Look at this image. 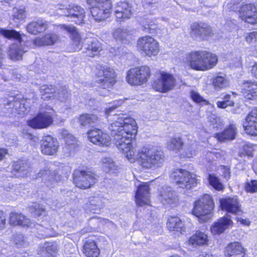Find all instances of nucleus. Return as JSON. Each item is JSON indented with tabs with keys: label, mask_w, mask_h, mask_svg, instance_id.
<instances>
[{
	"label": "nucleus",
	"mask_w": 257,
	"mask_h": 257,
	"mask_svg": "<svg viewBox=\"0 0 257 257\" xmlns=\"http://www.w3.org/2000/svg\"><path fill=\"white\" fill-rule=\"evenodd\" d=\"M70 97V93L66 86L62 87L56 91L55 98L63 102L67 100Z\"/></svg>",
	"instance_id": "obj_48"
},
{
	"label": "nucleus",
	"mask_w": 257,
	"mask_h": 257,
	"mask_svg": "<svg viewBox=\"0 0 257 257\" xmlns=\"http://www.w3.org/2000/svg\"><path fill=\"white\" fill-rule=\"evenodd\" d=\"M208 236L204 233L197 231L189 239V242L193 246L202 245L206 244L208 242Z\"/></svg>",
	"instance_id": "obj_37"
},
{
	"label": "nucleus",
	"mask_w": 257,
	"mask_h": 257,
	"mask_svg": "<svg viewBox=\"0 0 257 257\" xmlns=\"http://www.w3.org/2000/svg\"><path fill=\"white\" fill-rule=\"evenodd\" d=\"M101 44L97 40H93L91 42L87 48V55L89 57H94V52H97L101 50Z\"/></svg>",
	"instance_id": "obj_45"
},
{
	"label": "nucleus",
	"mask_w": 257,
	"mask_h": 257,
	"mask_svg": "<svg viewBox=\"0 0 257 257\" xmlns=\"http://www.w3.org/2000/svg\"><path fill=\"white\" fill-rule=\"evenodd\" d=\"M58 39L55 34H48L42 37H38L33 41L35 46H43L53 45Z\"/></svg>",
	"instance_id": "obj_32"
},
{
	"label": "nucleus",
	"mask_w": 257,
	"mask_h": 257,
	"mask_svg": "<svg viewBox=\"0 0 257 257\" xmlns=\"http://www.w3.org/2000/svg\"><path fill=\"white\" fill-rule=\"evenodd\" d=\"M197 149V144L195 142H192L185 146L183 153H185L184 155L186 157L191 158L196 155Z\"/></svg>",
	"instance_id": "obj_44"
},
{
	"label": "nucleus",
	"mask_w": 257,
	"mask_h": 257,
	"mask_svg": "<svg viewBox=\"0 0 257 257\" xmlns=\"http://www.w3.org/2000/svg\"><path fill=\"white\" fill-rule=\"evenodd\" d=\"M245 39L249 43H254V46L257 50V32H252L247 34Z\"/></svg>",
	"instance_id": "obj_56"
},
{
	"label": "nucleus",
	"mask_w": 257,
	"mask_h": 257,
	"mask_svg": "<svg viewBox=\"0 0 257 257\" xmlns=\"http://www.w3.org/2000/svg\"><path fill=\"white\" fill-rule=\"evenodd\" d=\"M73 175L74 183L79 188L85 189L90 188L95 183V178L90 172L76 170Z\"/></svg>",
	"instance_id": "obj_14"
},
{
	"label": "nucleus",
	"mask_w": 257,
	"mask_h": 257,
	"mask_svg": "<svg viewBox=\"0 0 257 257\" xmlns=\"http://www.w3.org/2000/svg\"><path fill=\"white\" fill-rule=\"evenodd\" d=\"M109 120L112 121L109 129L115 145L130 161H133L135 149L131 142L137 133L135 120L120 114H113V118L110 117Z\"/></svg>",
	"instance_id": "obj_1"
},
{
	"label": "nucleus",
	"mask_w": 257,
	"mask_h": 257,
	"mask_svg": "<svg viewBox=\"0 0 257 257\" xmlns=\"http://www.w3.org/2000/svg\"><path fill=\"white\" fill-rule=\"evenodd\" d=\"M53 108L50 106L42 107L40 111L33 118L27 121V124L35 129L47 128L54 122Z\"/></svg>",
	"instance_id": "obj_6"
},
{
	"label": "nucleus",
	"mask_w": 257,
	"mask_h": 257,
	"mask_svg": "<svg viewBox=\"0 0 257 257\" xmlns=\"http://www.w3.org/2000/svg\"><path fill=\"white\" fill-rule=\"evenodd\" d=\"M58 11H60L58 14L62 16L77 18V20L75 21V23L78 24L83 23L85 16L84 9L78 5H69L68 7H65L63 5H59Z\"/></svg>",
	"instance_id": "obj_13"
},
{
	"label": "nucleus",
	"mask_w": 257,
	"mask_h": 257,
	"mask_svg": "<svg viewBox=\"0 0 257 257\" xmlns=\"http://www.w3.org/2000/svg\"><path fill=\"white\" fill-rule=\"evenodd\" d=\"M56 89L51 85H43L40 88L42 98L44 100L55 99Z\"/></svg>",
	"instance_id": "obj_39"
},
{
	"label": "nucleus",
	"mask_w": 257,
	"mask_h": 257,
	"mask_svg": "<svg viewBox=\"0 0 257 257\" xmlns=\"http://www.w3.org/2000/svg\"><path fill=\"white\" fill-rule=\"evenodd\" d=\"M191 99L197 103L206 102V100L196 91L192 90L190 92Z\"/></svg>",
	"instance_id": "obj_58"
},
{
	"label": "nucleus",
	"mask_w": 257,
	"mask_h": 257,
	"mask_svg": "<svg viewBox=\"0 0 257 257\" xmlns=\"http://www.w3.org/2000/svg\"><path fill=\"white\" fill-rule=\"evenodd\" d=\"M123 101L122 100H116L113 102V104L112 106H109L108 108H106L105 112L107 116H110L111 113L113 110L115 109L117 107L121 105Z\"/></svg>",
	"instance_id": "obj_59"
},
{
	"label": "nucleus",
	"mask_w": 257,
	"mask_h": 257,
	"mask_svg": "<svg viewBox=\"0 0 257 257\" xmlns=\"http://www.w3.org/2000/svg\"><path fill=\"white\" fill-rule=\"evenodd\" d=\"M237 130L235 125L230 124L222 133L216 134L215 138L220 142L226 140H233L235 138Z\"/></svg>",
	"instance_id": "obj_30"
},
{
	"label": "nucleus",
	"mask_w": 257,
	"mask_h": 257,
	"mask_svg": "<svg viewBox=\"0 0 257 257\" xmlns=\"http://www.w3.org/2000/svg\"><path fill=\"white\" fill-rule=\"evenodd\" d=\"M4 105L7 107V108L15 109L16 112L19 114H24L26 111L27 109L25 106V104L20 101L15 100L14 98L13 100H9L7 101Z\"/></svg>",
	"instance_id": "obj_41"
},
{
	"label": "nucleus",
	"mask_w": 257,
	"mask_h": 257,
	"mask_svg": "<svg viewBox=\"0 0 257 257\" xmlns=\"http://www.w3.org/2000/svg\"><path fill=\"white\" fill-rule=\"evenodd\" d=\"M149 191V185L147 183H144L138 186L135 195L136 202L138 206H142L149 204L150 202Z\"/></svg>",
	"instance_id": "obj_21"
},
{
	"label": "nucleus",
	"mask_w": 257,
	"mask_h": 257,
	"mask_svg": "<svg viewBox=\"0 0 257 257\" xmlns=\"http://www.w3.org/2000/svg\"><path fill=\"white\" fill-rule=\"evenodd\" d=\"M233 223L228 216L218 219L211 227V231L213 234H220L233 226Z\"/></svg>",
	"instance_id": "obj_24"
},
{
	"label": "nucleus",
	"mask_w": 257,
	"mask_h": 257,
	"mask_svg": "<svg viewBox=\"0 0 257 257\" xmlns=\"http://www.w3.org/2000/svg\"><path fill=\"white\" fill-rule=\"evenodd\" d=\"M223 174L222 176L223 177L226 179V180H228L230 177V170L228 168H223Z\"/></svg>",
	"instance_id": "obj_63"
},
{
	"label": "nucleus",
	"mask_w": 257,
	"mask_h": 257,
	"mask_svg": "<svg viewBox=\"0 0 257 257\" xmlns=\"http://www.w3.org/2000/svg\"><path fill=\"white\" fill-rule=\"evenodd\" d=\"M96 82L104 89L112 86L115 83L114 70L107 66H102L96 74Z\"/></svg>",
	"instance_id": "obj_12"
},
{
	"label": "nucleus",
	"mask_w": 257,
	"mask_h": 257,
	"mask_svg": "<svg viewBox=\"0 0 257 257\" xmlns=\"http://www.w3.org/2000/svg\"><path fill=\"white\" fill-rule=\"evenodd\" d=\"M10 223L14 226L31 227L33 223L21 213L12 212L10 215Z\"/></svg>",
	"instance_id": "obj_29"
},
{
	"label": "nucleus",
	"mask_w": 257,
	"mask_h": 257,
	"mask_svg": "<svg viewBox=\"0 0 257 257\" xmlns=\"http://www.w3.org/2000/svg\"><path fill=\"white\" fill-rule=\"evenodd\" d=\"M133 13L131 6L126 2L117 3L114 9V15L117 21L119 22L130 19Z\"/></svg>",
	"instance_id": "obj_18"
},
{
	"label": "nucleus",
	"mask_w": 257,
	"mask_h": 257,
	"mask_svg": "<svg viewBox=\"0 0 257 257\" xmlns=\"http://www.w3.org/2000/svg\"><path fill=\"white\" fill-rule=\"evenodd\" d=\"M12 241L18 248L26 247L29 245V242L23 234L17 233L14 234L12 238Z\"/></svg>",
	"instance_id": "obj_42"
},
{
	"label": "nucleus",
	"mask_w": 257,
	"mask_h": 257,
	"mask_svg": "<svg viewBox=\"0 0 257 257\" xmlns=\"http://www.w3.org/2000/svg\"><path fill=\"white\" fill-rule=\"evenodd\" d=\"M137 159L144 168H158L163 164L165 155L161 150L144 147L138 152Z\"/></svg>",
	"instance_id": "obj_3"
},
{
	"label": "nucleus",
	"mask_w": 257,
	"mask_h": 257,
	"mask_svg": "<svg viewBox=\"0 0 257 257\" xmlns=\"http://www.w3.org/2000/svg\"><path fill=\"white\" fill-rule=\"evenodd\" d=\"M220 157V154L216 151L207 152L206 155V160L208 163H211L213 161H215L217 159Z\"/></svg>",
	"instance_id": "obj_57"
},
{
	"label": "nucleus",
	"mask_w": 257,
	"mask_h": 257,
	"mask_svg": "<svg viewBox=\"0 0 257 257\" xmlns=\"http://www.w3.org/2000/svg\"><path fill=\"white\" fill-rule=\"evenodd\" d=\"M88 205H90L91 208L95 207V212H100L103 206V202L100 198L98 197H91L89 198V202Z\"/></svg>",
	"instance_id": "obj_49"
},
{
	"label": "nucleus",
	"mask_w": 257,
	"mask_h": 257,
	"mask_svg": "<svg viewBox=\"0 0 257 257\" xmlns=\"http://www.w3.org/2000/svg\"><path fill=\"white\" fill-rule=\"evenodd\" d=\"M61 29L66 31L71 37L72 41V50L78 51L82 48L81 38L76 28L72 25H60Z\"/></svg>",
	"instance_id": "obj_22"
},
{
	"label": "nucleus",
	"mask_w": 257,
	"mask_h": 257,
	"mask_svg": "<svg viewBox=\"0 0 257 257\" xmlns=\"http://www.w3.org/2000/svg\"><path fill=\"white\" fill-rule=\"evenodd\" d=\"M184 145V143L181 137L176 136L171 138L167 142V148L176 153L180 151Z\"/></svg>",
	"instance_id": "obj_40"
},
{
	"label": "nucleus",
	"mask_w": 257,
	"mask_h": 257,
	"mask_svg": "<svg viewBox=\"0 0 257 257\" xmlns=\"http://www.w3.org/2000/svg\"><path fill=\"white\" fill-rule=\"evenodd\" d=\"M243 127L246 134L257 136V108L253 109L246 116Z\"/></svg>",
	"instance_id": "obj_19"
},
{
	"label": "nucleus",
	"mask_w": 257,
	"mask_h": 257,
	"mask_svg": "<svg viewBox=\"0 0 257 257\" xmlns=\"http://www.w3.org/2000/svg\"><path fill=\"white\" fill-rule=\"evenodd\" d=\"M167 227L170 231H179L182 233L184 231V224L180 218L177 216H172L169 218L167 222Z\"/></svg>",
	"instance_id": "obj_38"
},
{
	"label": "nucleus",
	"mask_w": 257,
	"mask_h": 257,
	"mask_svg": "<svg viewBox=\"0 0 257 257\" xmlns=\"http://www.w3.org/2000/svg\"><path fill=\"white\" fill-rule=\"evenodd\" d=\"M137 47L138 50L144 56L151 57L157 55L159 52L158 42L151 36H144L139 39Z\"/></svg>",
	"instance_id": "obj_11"
},
{
	"label": "nucleus",
	"mask_w": 257,
	"mask_h": 257,
	"mask_svg": "<svg viewBox=\"0 0 257 257\" xmlns=\"http://www.w3.org/2000/svg\"><path fill=\"white\" fill-rule=\"evenodd\" d=\"M43 248L45 249L46 252L50 254L52 257H55L59 250L58 244L56 242H46L44 244Z\"/></svg>",
	"instance_id": "obj_46"
},
{
	"label": "nucleus",
	"mask_w": 257,
	"mask_h": 257,
	"mask_svg": "<svg viewBox=\"0 0 257 257\" xmlns=\"http://www.w3.org/2000/svg\"><path fill=\"white\" fill-rule=\"evenodd\" d=\"M112 35L116 42H122L128 35V31L126 29L116 28L113 30Z\"/></svg>",
	"instance_id": "obj_43"
},
{
	"label": "nucleus",
	"mask_w": 257,
	"mask_h": 257,
	"mask_svg": "<svg viewBox=\"0 0 257 257\" xmlns=\"http://www.w3.org/2000/svg\"><path fill=\"white\" fill-rule=\"evenodd\" d=\"M151 76L149 67L143 66L130 70L126 75L127 82L132 85H141L148 82Z\"/></svg>",
	"instance_id": "obj_9"
},
{
	"label": "nucleus",
	"mask_w": 257,
	"mask_h": 257,
	"mask_svg": "<svg viewBox=\"0 0 257 257\" xmlns=\"http://www.w3.org/2000/svg\"><path fill=\"white\" fill-rule=\"evenodd\" d=\"M224 255L226 257H245V249L241 244L237 241L227 244L225 247Z\"/></svg>",
	"instance_id": "obj_25"
},
{
	"label": "nucleus",
	"mask_w": 257,
	"mask_h": 257,
	"mask_svg": "<svg viewBox=\"0 0 257 257\" xmlns=\"http://www.w3.org/2000/svg\"><path fill=\"white\" fill-rule=\"evenodd\" d=\"M88 140L94 144L102 147H108L110 145V138L108 135L101 130L94 128L88 131Z\"/></svg>",
	"instance_id": "obj_16"
},
{
	"label": "nucleus",
	"mask_w": 257,
	"mask_h": 257,
	"mask_svg": "<svg viewBox=\"0 0 257 257\" xmlns=\"http://www.w3.org/2000/svg\"><path fill=\"white\" fill-rule=\"evenodd\" d=\"M29 210L35 215L40 216L45 212V208L40 204L34 203L29 207Z\"/></svg>",
	"instance_id": "obj_54"
},
{
	"label": "nucleus",
	"mask_w": 257,
	"mask_h": 257,
	"mask_svg": "<svg viewBox=\"0 0 257 257\" xmlns=\"http://www.w3.org/2000/svg\"><path fill=\"white\" fill-rule=\"evenodd\" d=\"M83 252L86 257H99L100 250L93 240H88L83 245Z\"/></svg>",
	"instance_id": "obj_34"
},
{
	"label": "nucleus",
	"mask_w": 257,
	"mask_h": 257,
	"mask_svg": "<svg viewBox=\"0 0 257 257\" xmlns=\"http://www.w3.org/2000/svg\"><path fill=\"white\" fill-rule=\"evenodd\" d=\"M61 172V169L60 168L58 169V170H54L51 172L50 170H43L41 171L39 173H38V177H42L43 176L44 177L45 175H47L48 174H51V175L53 178L56 181H60L62 179V176L60 174Z\"/></svg>",
	"instance_id": "obj_51"
},
{
	"label": "nucleus",
	"mask_w": 257,
	"mask_h": 257,
	"mask_svg": "<svg viewBox=\"0 0 257 257\" xmlns=\"http://www.w3.org/2000/svg\"><path fill=\"white\" fill-rule=\"evenodd\" d=\"M245 188L248 192H256L257 191V180H250L247 182L245 184Z\"/></svg>",
	"instance_id": "obj_55"
},
{
	"label": "nucleus",
	"mask_w": 257,
	"mask_h": 257,
	"mask_svg": "<svg viewBox=\"0 0 257 257\" xmlns=\"http://www.w3.org/2000/svg\"><path fill=\"white\" fill-rule=\"evenodd\" d=\"M212 30L210 26L204 22L194 23L191 26V36L196 39H204L211 36Z\"/></svg>",
	"instance_id": "obj_17"
},
{
	"label": "nucleus",
	"mask_w": 257,
	"mask_h": 257,
	"mask_svg": "<svg viewBox=\"0 0 257 257\" xmlns=\"http://www.w3.org/2000/svg\"><path fill=\"white\" fill-rule=\"evenodd\" d=\"M0 34L5 38L18 41V44H13L9 47L8 54L10 58L13 60H21L23 54L28 51V48L23 47L22 37L20 33L15 30L1 28Z\"/></svg>",
	"instance_id": "obj_4"
},
{
	"label": "nucleus",
	"mask_w": 257,
	"mask_h": 257,
	"mask_svg": "<svg viewBox=\"0 0 257 257\" xmlns=\"http://www.w3.org/2000/svg\"><path fill=\"white\" fill-rule=\"evenodd\" d=\"M214 207V203L211 197L208 194H205L195 202L193 213L200 220L205 221L210 218Z\"/></svg>",
	"instance_id": "obj_8"
},
{
	"label": "nucleus",
	"mask_w": 257,
	"mask_h": 257,
	"mask_svg": "<svg viewBox=\"0 0 257 257\" xmlns=\"http://www.w3.org/2000/svg\"><path fill=\"white\" fill-rule=\"evenodd\" d=\"M251 73L254 77L257 78V62H255L252 66Z\"/></svg>",
	"instance_id": "obj_64"
},
{
	"label": "nucleus",
	"mask_w": 257,
	"mask_h": 257,
	"mask_svg": "<svg viewBox=\"0 0 257 257\" xmlns=\"http://www.w3.org/2000/svg\"><path fill=\"white\" fill-rule=\"evenodd\" d=\"M8 153L7 149L5 148H0V161H3L7 154Z\"/></svg>",
	"instance_id": "obj_62"
},
{
	"label": "nucleus",
	"mask_w": 257,
	"mask_h": 257,
	"mask_svg": "<svg viewBox=\"0 0 257 257\" xmlns=\"http://www.w3.org/2000/svg\"><path fill=\"white\" fill-rule=\"evenodd\" d=\"M57 141L50 136L43 137L41 145V152L43 154L53 155L56 153L58 148Z\"/></svg>",
	"instance_id": "obj_23"
},
{
	"label": "nucleus",
	"mask_w": 257,
	"mask_h": 257,
	"mask_svg": "<svg viewBox=\"0 0 257 257\" xmlns=\"http://www.w3.org/2000/svg\"><path fill=\"white\" fill-rule=\"evenodd\" d=\"M209 184L216 190L221 191L223 189V186L220 182L219 179L214 174H209L208 176Z\"/></svg>",
	"instance_id": "obj_50"
},
{
	"label": "nucleus",
	"mask_w": 257,
	"mask_h": 257,
	"mask_svg": "<svg viewBox=\"0 0 257 257\" xmlns=\"http://www.w3.org/2000/svg\"><path fill=\"white\" fill-rule=\"evenodd\" d=\"M239 17L248 24H257V5L249 4L242 6L239 10Z\"/></svg>",
	"instance_id": "obj_15"
},
{
	"label": "nucleus",
	"mask_w": 257,
	"mask_h": 257,
	"mask_svg": "<svg viewBox=\"0 0 257 257\" xmlns=\"http://www.w3.org/2000/svg\"><path fill=\"white\" fill-rule=\"evenodd\" d=\"M79 124L83 126H93L99 122L98 117L92 113H84L80 115L78 118Z\"/></svg>",
	"instance_id": "obj_33"
},
{
	"label": "nucleus",
	"mask_w": 257,
	"mask_h": 257,
	"mask_svg": "<svg viewBox=\"0 0 257 257\" xmlns=\"http://www.w3.org/2000/svg\"><path fill=\"white\" fill-rule=\"evenodd\" d=\"M102 166L104 170L106 172L113 171L116 170L114 162L110 158L105 157L101 160Z\"/></svg>",
	"instance_id": "obj_47"
},
{
	"label": "nucleus",
	"mask_w": 257,
	"mask_h": 257,
	"mask_svg": "<svg viewBox=\"0 0 257 257\" xmlns=\"http://www.w3.org/2000/svg\"><path fill=\"white\" fill-rule=\"evenodd\" d=\"M152 83V88L156 91L167 93L173 90L176 85V79L173 74L165 71H160L156 74Z\"/></svg>",
	"instance_id": "obj_5"
},
{
	"label": "nucleus",
	"mask_w": 257,
	"mask_h": 257,
	"mask_svg": "<svg viewBox=\"0 0 257 257\" xmlns=\"http://www.w3.org/2000/svg\"><path fill=\"white\" fill-rule=\"evenodd\" d=\"M241 92L247 99H252L257 96V83L251 82L244 83L241 86Z\"/></svg>",
	"instance_id": "obj_31"
},
{
	"label": "nucleus",
	"mask_w": 257,
	"mask_h": 257,
	"mask_svg": "<svg viewBox=\"0 0 257 257\" xmlns=\"http://www.w3.org/2000/svg\"><path fill=\"white\" fill-rule=\"evenodd\" d=\"M185 62L194 70L206 71L216 65L218 58L215 55L205 51H196L187 54Z\"/></svg>",
	"instance_id": "obj_2"
},
{
	"label": "nucleus",
	"mask_w": 257,
	"mask_h": 257,
	"mask_svg": "<svg viewBox=\"0 0 257 257\" xmlns=\"http://www.w3.org/2000/svg\"><path fill=\"white\" fill-rule=\"evenodd\" d=\"M208 121L210 124L214 128H221L223 126L222 122L220 117H217L215 114H211L208 116Z\"/></svg>",
	"instance_id": "obj_52"
},
{
	"label": "nucleus",
	"mask_w": 257,
	"mask_h": 257,
	"mask_svg": "<svg viewBox=\"0 0 257 257\" xmlns=\"http://www.w3.org/2000/svg\"><path fill=\"white\" fill-rule=\"evenodd\" d=\"M220 205L222 210L228 213L240 215L242 213L238 200L235 198H223L220 200Z\"/></svg>",
	"instance_id": "obj_20"
},
{
	"label": "nucleus",
	"mask_w": 257,
	"mask_h": 257,
	"mask_svg": "<svg viewBox=\"0 0 257 257\" xmlns=\"http://www.w3.org/2000/svg\"><path fill=\"white\" fill-rule=\"evenodd\" d=\"M13 20H17L22 21L25 19L26 14L25 9L23 8H14L13 9Z\"/></svg>",
	"instance_id": "obj_53"
},
{
	"label": "nucleus",
	"mask_w": 257,
	"mask_h": 257,
	"mask_svg": "<svg viewBox=\"0 0 257 257\" xmlns=\"http://www.w3.org/2000/svg\"><path fill=\"white\" fill-rule=\"evenodd\" d=\"M171 178L179 187L190 189L197 183L196 176L184 169H178L174 171Z\"/></svg>",
	"instance_id": "obj_10"
},
{
	"label": "nucleus",
	"mask_w": 257,
	"mask_h": 257,
	"mask_svg": "<svg viewBox=\"0 0 257 257\" xmlns=\"http://www.w3.org/2000/svg\"><path fill=\"white\" fill-rule=\"evenodd\" d=\"M160 199L165 205L175 204L178 201V197L172 191L170 187L162 189L160 193Z\"/></svg>",
	"instance_id": "obj_28"
},
{
	"label": "nucleus",
	"mask_w": 257,
	"mask_h": 257,
	"mask_svg": "<svg viewBox=\"0 0 257 257\" xmlns=\"http://www.w3.org/2000/svg\"><path fill=\"white\" fill-rule=\"evenodd\" d=\"M218 107L220 108H225L228 106H233V101H228L227 100H223L222 101H217L216 103Z\"/></svg>",
	"instance_id": "obj_60"
},
{
	"label": "nucleus",
	"mask_w": 257,
	"mask_h": 257,
	"mask_svg": "<svg viewBox=\"0 0 257 257\" xmlns=\"http://www.w3.org/2000/svg\"><path fill=\"white\" fill-rule=\"evenodd\" d=\"M212 84L216 90H221L229 86V81L224 74H218L212 80Z\"/></svg>",
	"instance_id": "obj_36"
},
{
	"label": "nucleus",
	"mask_w": 257,
	"mask_h": 257,
	"mask_svg": "<svg viewBox=\"0 0 257 257\" xmlns=\"http://www.w3.org/2000/svg\"><path fill=\"white\" fill-rule=\"evenodd\" d=\"M11 169V177H24L29 172V165L26 161L22 160L14 162Z\"/></svg>",
	"instance_id": "obj_26"
},
{
	"label": "nucleus",
	"mask_w": 257,
	"mask_h": 257,
	"mask_svg": "<svg viewBox=\"0 0 257 257\" xmlns=\"http://www.w3.org/2000/svg\"><path fill=\"white\" fill-rule=\"evenodd\" d=\"M6 224V216L3 211L0 210V229L4 228Z\"/></svg>",
	"instance_id": "obj_61"
},
{
	"label": "nucleus",
	"mask_w": 257,
	"mask_h": 257,
	"mask_svg": "<svg viewBox=\"0 0 257 257\" xmlns=\"http://www.w3.org/2000/svg\"><path fill=\"white\" fill-rule=\"evenodd\" d=\"M49 22L43 19L33 21L27 26V31L32 34L38 35L45 32L49 27Z\"/></svg>",
	"instance_id": "obj_27"
},
{
	"label": "nucleus",
	"mask_w": 257,
	"mask_h": 257,
	"mask_svg": "<svg viewBox=\"0 0 257 257\" xmlns=\"http://www.w3.org/2000/svg\"><path fill=\"white\" fill-rule=\"evenodd\" d=\"M62 135L66 142L64 149L65 151H68L69 154L73 153L78 147V141L72 135L68 134L67 131H64Z\"/></svg>",
	"instance_id": "obj_35"
},
{
	"label": "nucleus",
	"mask_w": 257,
	"mask_h": 257,
	"mask_svg": "<svg viewBox=\"0 0 257 257\" xmlns=\"http://www.w3.org/2000/svg\"><path fill=\"white\" fill-rule=\"evenodd\" d=\"M87 2L95 21H102L109 17L111 8L110 0H87Z\"/></svg>",
	"instance_id": "obj_7"
}]
</instances>
